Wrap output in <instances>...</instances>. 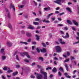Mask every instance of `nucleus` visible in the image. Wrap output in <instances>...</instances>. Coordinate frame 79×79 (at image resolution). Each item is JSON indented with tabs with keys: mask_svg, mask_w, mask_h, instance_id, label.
<instances>
[{
	"mask_svg": "<svg viewBox=\"0 0 79 79\" xmlns=\"http://www.w3.org/2000/svg\"><path fill=\"white\" fill-rule=\"evenodd\" d=\"M35 64V62L31 64V66H34Z\"/></svg>",
	"mask_w": 79,
	"mask_h": 79,
	"instance_id": "nucleus-56",
	"label": "nucleus"
},
{
	"mask_svg": "<svg viewBox=\"0 0 79 79\" xmlns=\"http://www.w3.org/2000/svg\"><path fill=\"white\" fill-rule=\"evenodd\" d=\"M36 50L37 51L38 53H39L40 52V50H39V49L38 48H37Z\"/></svg>",
	"mask_w": 79,
	"mask_h": 79,
	"instance_id": "nucleus-41",
	"label": "nucleus"
},
{
	"mask_svg": "<svg viewBox=\"0 0 79 79\" xmlns=\"http://www.w3.org/2000/svg\"><path fill=\"white\" fill-rule=\"evenodd\" d=\"M5 10L6 11V12H7V17L8 18H10V13L9 12H8V10L6 8H5Z\"/></svg>",
	"mask_w": 79,
	"mask_h": 79,
	"instance_id": "nucleus-6",
	"label": "nucleus"
},
{
	"mask_svg": "<svg viewBox=\"0 0 79 79\" xmlns=\"http://www.w3.org/2000/svg\"><path fill=\"white\" fill-rule=\"evenodd\" d=\"M59 41H60V44H61V43L63 42V41H62V39H60V40H59Z\"/></svg>",
	"mask_w": 79,
	"mask_h": 79,
	"instance_id": "nucleus-60",
	"label": "nucleus"
},
{
	"mask_svg": "<svg viewBox=\"0 0 79 79\" xmlns=\"http://www.w3.org/2000/svg\"><path fill=\"white\" fill-rule=\"evenodd\" d=\"M16 58L17 60H18V61H19V57H18V55H17L16 56Z\"/></svg>",
	"mask_w": 79,
	"mask_h": 79,
	"instance_id": "nucleus-29",
	"label": "nucleus"
},
{
	"mask_svg": "<svg viewBox=\"0 0 79 79\" xmlns=\"http://www.w3.org/2000/svg\"><path fill=\"white\" fill-rule=\"evenodd\" d=\"M33 2L35 3V6H37V2H36L35 1H33Z\"/></svg>",
	"mask_w": 79,
	"mask_h": 79,
	"instance_id": "nucleus-46",
	"label": "nucleus"
},
{
	"mask_svg": "<svg viewBox=\"0 0 79 79\" xmlns=\"http://www.w3.org/2000/svg\"><path fill=\"white\" fill-rule=\"evenodd\" d=\"M5 50V49L4 48H2L1 49V52L2 53H4V51Z\"/></svg>",
	"mask_w": 79,
	"mask_h": 79,
	"instance_id": "nucleus-24",
	"label": "nucleus"
},
{
	"mask_svg": "<svg viewBox=\"0 0 79 79\" xmlns=\"http://www.w3.org/2000/svg\"><path fill=\"white\" fill-rule=\"evenodd\" d=\"M7 45L9 46V47H11V46L12 45V44H11V43L9 42H7Z\"/></svg>",
	"mask_w": 79,
	"mask_h": 79,
	"instance_id": "nucleus-13",
	"label": "nucleus"
},
{
	"mask_svg": "<svg viewBox=\"0 0 79 79\" xmlns=\"http://www.w3.org/2000/svg\"><path fill=\"white\" fill-rule=\"evenodd\" d=\"M56 52L58 53H60V52H61V50H62L61 48L58 46H56Z\"/></svg>",
	"mask_w": 79,
	"mask_h": 79,
	"instance_id": "nucleus-3",
	"label": "nucleus"
},
{
	"mask_svg": "<svg viewBox=\"0 0 79 79\" xmlns=\"http://www.w3.org/2000/svg\"><path fill=\"white\" fill-rule=\"evenodd\" d=\"M64 75L65 76V77H67V78H71V77L69 75H68V73H64Z\"/></svg>",
	"mask_w": 79,
	"mask_h": 79,
	"instance_id": "nucleus-9",
	"label": "nucleus"
},
{
	"mask_svg": "<svg viewBox=\"0 0 79 79\" xmlns=\"http://www.w3.org/2000/svg\"><path fill=\"white\" fill-rule=\"evenodd\" d=\"M26 35L28 37H32V35H31V33L27 32L26 33Z\"/></svg>",
	"mask_w": 79,
	"mask_h": 79,
	"instance_id": "nucleus-8",
	"label": "nucleus"
},
{
	"mask_svg": "<svg viewBox=\"0 0 79 79\" xmlns=\"http://www.w3.org/2000/svg\"><path fill=\"white\" fill-rule=\"evenodd\" d=\"M69 61V59H67L65 60H64V63H66V62H68Z\"/></svg>",
	"mask_w": 79,
	"mask_h": 79,
	"instance_id": "nucleus-33",
	"label": "nucleus"
},
{
	"mask_svg": "<svg viewBox=\"0 0 79 79\" xmlns=\"http://www.w3.org/2000/svg\"><path fill=\"white\" fill-rule=\"evenodd\" d=\"M58 21H61V19L60 18H58Z\"/></svg>",
	"mask_w": 79,
	"mask_h": 79,
	"instance_id": "nucleus-59",
	"label": "nucleus"
},
{
	"mask_svg": "<svg viewBox=\"0 0 79 79\" xmlns=\"http://www.w3.org/2000/svg\"><path fill=\"white\" fill-rule=\"evenodd\" d=\"M61 44H65V42L62 41Z\"/></svg>",
	"mask_w": 79,
	"mask_h": 79,
	"instance_id": "nucleus-63",
	"label": "nucleus"
},
{
	"mask_svg": "<svg viewBox=\"0 0 79 79\" xmlns=\"http://www.w3.org/2000/svg\"><path fill=\"white\" fill-rule=\"evenodd\" d=\"M35 36L36 37V40H39V39H40L39 37L40 36H38L37 35H36Z\"/></svg>",
	"mask_w": 79,
	"mask_h": 79,
	"instance_id": "nucleus-21",
	"label": "nucleus"
},
{
	"mask_svg": "<svg viewBox=\"0 0 79 79\" xmlns=\"http://www.w3.org/2000/svg\"><path fill=\"white\" fill-rule=\"evenodd\" d=\"M40 69V73L44 75V79H47V72H44V70L42 68V67Z\"/></svg>",
	"mask_w": 79,
	"mask_h": 79,
	"instance_id": "nucleus-1",
	"label": "nucleus"
},
{
	"mask_svg": "<svg viewBox=\"0 0 79 79\" xmlns=\"http://www.w3.org/2000/svg\"><path fill=\"white\" fill-rule=\"evenodd\" d=\"M28 29H32V30H33L34 29V27H32V26H31V25H30L29 26V27H28Z\"/></svg>",
	"mask_w": 79,
	"mask_h": 79,
	"instance_id": "nucleus-17",
	"label": "nucleus"
},
{
	"mask_svg": "<svg viewBox=\"0 0 79 79\" xmlns=\"http://www.w3.org/2000/svg\"><path fill=\"white\" fill-rule=\"evenodd\" d=\"M6 59V56H2V61H3V60H5Z\"/></svg>",
	"mask_w": 79,
	"mask_h": 79,
	"instance_id": "nucleus-19",
	"label": "nucleus"
},
{
	"mask_svg": "<svg viewBox=\"0 0 79 79\" xmlns=\"http://www.w3.org/2000/svg\"><path fill=\"white\" fill-rule=\"evenodd\" d=\"M9 27L10 29H11L12 28V26H11V25L10 23L9 24Z\"/></svg>",
	"mask_w": 79,
	"mask_h": 79,
	"instance_id": "nucleus-32",
	"label": "nucleus"
},
{
	"mask_svg": "<svg viewBox=\"0 0 79 79\" xmlns=\"http://www.w3.org/2000/svg\"><path fill=\"white\" fill-rule=\"evenodd\" d=\"M72 28L73 29V31H76V29L74 28V27H72Z\"/></svg>",
	"mask_w": 79,
	"mask_h": 79,
	"instance_id": "nucleus-47",
	"label": "nucleus"
},
{
	"mask_svg": "<svg viewBox=\"0 0 79 79\" xmlns=\"http://www.w3.org/2000/svg\"><path fill=\"white\" fill-rule=\"evenodd\" d=\"M79 43V41H77V42H76L75 43H73V45H75V44H78Z\"/></svg>",
	"mask_w": 79,
	"mask_h": 79,
	"instance_id": "nucleus-52",
	"label": "nucleus"
},
{
	"mask_svg": "<svg viewBox=\"0 0 79 79\" xmlns=\"http://www.w3.org/2000/svg\"><path fill=\"white\" fill-rule=\"evenodd\" d=\"M66 9L68 11H69V12H70V13H72V11H71V10L70 9V8L69 7H67L66 8Z\"/></svg>",
	"mask_w": 79,
	"mask_h": 79,
	"instance_id": "nucleus-20",
	"label": "nucleus"
},
{
	"mask_svg": "<svg viewBox=\"0 0 79 79\" xmlns=\"http://www.w3.org/2000/svg\"><path fill=\"white\" fill-rule=\"evenodd\" d=\"M45 22L47 23H50V21L48 20L45 21Z\"/></svg>",
	"mask_w": 79,
	"mask_h": 79,
	"instance_id": "nucleus-57",
	"label": "nucleus"
},
{
	"mask_svg": "<svg viewBox=\"0 0 79 79\" xmlns=\"http://www.w3.org/2000/svg\"><path fill=\"white\" fill-rule=\"evenodd\" d=\"M32 44H33L34 45H35L36 44V42L35 41H33L32 42Z\"/></svg>",
	"mask_w": 79,
	"mask_h": 79,
	"instance_id": "nucleus-40",
	"label": "nucleus"
},
{
	"mask_svg": "<svg viewBox=\"0 0 79 79\" xmlns=\"http://www.w3.org/2000/svg\"><path fill=\"white\" fill-rule=\"evenodd\" d=\"M32 14L33 15H35V16H36L37 15H36V14L35 13V12H33L32 13Z\"/></svg>",
	"mask_w": 79,
	"mask_h": 79,
	"instance_id": "nucleus-58",
	"label": "nucleus"
},
{
	"mask_svg": "<svg viewBox=\"0 0 79 79\" xmlns=\"http://www.w3.org/2000/svg\"><path fill=\"white\" fill-rule=\"evenodd\" d=\"M20 55L21 56L23 57L24 56V55H26L27 58H30V56L29 55H28V53L27 52H24L23 53H20Z\"/></svg>",
	"mask_w": 79,
	"mask_h": 79,
	"instance_id": "nucleus-2",
	"label": "nucleus"
},
{
	"mask_svg": "<svg viewBox=\"0 0 79 79\" xmlns=\"http://www.w3.org/2000/svg\"><path fill=\"white\" fill-rule=\"evenodd\" d=\"M39 60H41L42 61H44V58H43V57H39Z\"/></svg>",
	"mask_w": 79,
	"mask_h": 79,
	"instance_id": "nucleus-26",
	"label": "nucleus"
},
{
	"mask_svg": "<svg viewBox=\"0 0 79 79\" xmlns=\"http://www.w3.org/2000/svg\"><path fill=\"white\" fill-rule=\"evenodd\" d=\"M64 14V12H62V13H60L59 14L60 16H61V15H63Z\"/></svg>",
	"mask_w": 79,
	"mask_h": 79,
	"instance_id": "nucleus-48",
	"label": "nucleus"
},
{
	"mask_svg": "<svg viewBox=\"0 0 79 79\" xmlns=\"http://www.w3.org/2000/svg\"><path fill=\"white\" fill-rule=\"evenodd\" d=\"M37 67H38V68H40V69H41V68L42 67L40 66V65H37Z\"/></svg>",
	"mask_w": 79,
	"mask_h": 79,
	"instance_id": "nucleus-49",
	"label": "nucleus"
},
{
	"mask_svg": "<svg viewBox=\"0 0 79 79\" xmlns=\"http://www.w3.org/2000/svg\"><path fill=\"white\" fill-rule=\"evenodd\" d=\"M41 52H43V53H45V52H46V49H45V48H43V49L41 50Z\"/></svg>",
	"mask_w": 79,
	"mask_h": 79,
	"instance_id": "nucleus-18",
	"label": "nucleus"
},
{
	"mask_svg": "<svg viewBox=\"0 0 79 79\" xmlns=\"http://www.w3.org/2000/svg\"><path fill=\"white\" fill-rule=\"evenodd\" d=\"M60 13V12L56 11L55 12V14H57L58 13Z\"/></svg>",
	"mask_w": 79,
	"mask_h": 79,
	"instance_id": "nucleus-51",
	"label": "nucleus"
},
{
	"mask_svg": "<svg viewBox=\"0 0 79 79\" xmlns=\"http://www.w3.org/2000/svg\"><path fill=\"white\" fill-rule=\"evenodd\" d=\"M60 33L61 34H64V32H63L62 31H60Z\"/></svg>",
	"mask_w": 79,
	"mask_h": 79,
	"instance_id": "nucleus-45",
	"label": "nucleus"
},
{
	"mask_svg": "<svg viewBox=\"0 0 79 79\" xmlns=\"http://www.w3.org/2000/svg\"><path fill=\"white\" fill-rule=\"evenodd\" d=\"M57 71V69L56 67H54L52 69V72L53 73H56Z\"/></svg>",
	"mask_w": 79,
	"mask_h": 79,
	"instance_id": "nucleus-12",
	"label": "nucleus"
},
{
	"mask_svg": "<svg viewBox=\"0 0 79 79\" xmlns=\"http://www.w3.org/2000/svg\"><path fill=\"white\" fill-rule=\"evenodd\" d=\"M35 21H38L39 22H41V20L39 18H36L35 19Z\"/></svg>",
	"mask_w": 79,
	"mask_h": 79,
	"instance_id": "nucleus-28",
	"label": "nucleus"
},
{
	"mask_svg": "<svg viewBox=\"0 0 79 79\" xmlns=\"http://www.w3.org/2000/svg\"><path fill=\"white\" fill-rule=\"evenodd\" d=\"M42 45L44 47H46V45L44 43H42Z\"/></svg>",
	"mask_w": 79,
	"mask_h": 79,
	"instance_id": "nucleus-31",
	"label": "nucleus"
},
{
	"mask_svg": "<svg viewBox=\"0 0 79 79\" xmlns=\"http://www.w3.org/2000/svg\"><path fill=\"white\" fill-rule=\"evenodd\" d=\"M35 74L36 75V77L38 79H42V75L40 74H37L36 73H35Z\"/></svg>",
	"mask_w": 79,
	"mask_h": 79,
	"instance_id": "nucleus-4",
	"label": "nucleus"
},
{
	"mask_svg": "<svg viewBox=\"0 0 79 79\" xmlns=\"http://www.w3.org/2000/svg\"><path fill=\"white\" fill-rule=\"evenodd\" d=\"M21 33L22 34H25V32H24V31L22 30L21 31Z\"/></svg>",
	"mask_w": 79,
	"mask_h": 79,
	"instance_id": "nucleus-38",
	"label": "nucleus"
},
{
	"mask_svg": "<svg viewBox=\"0 0 79 79\" xmlns=\"http://www.w3.org/2000/svg\"><path fill=\"white\" fill-rule=\"evenodd\" d=\"M64 66L65 67L66 70L68 71H69V69H68V64L65 63V64Z\"/></svg>",
	"mask_w": 79,
	"mask_h": 79,
	"instance_id": "nucleus-11",
	"label": "nucleus"
},
{
	"mask_svg": "<svg viewBox=\"0 0 79 79\" xmlns=\"http://www.w3.org/2000/svg\"><path fill=\"white\" fill-rule=\"evenodd\" d=\"M31 38H29L27 41V42H31Z\"/></svg>",
	"mask_w": 79,
	"mask_h": 79,
	"instance_id": "nucleus-35",
	"label": "nucleus"
},
{
	"mask_svg": "<svg viewBox=\"0 0 79 79\" xmlns=\"http://www.w3.org/2000/svg\"><path fill=\"white\" fill-rule=\"evenodd\" d=\"M10 8H13L14 7H15V6H13V5L12 4H10Z\"/></svg>",
	"mask_w": 79,
	"mask_h": 79,
	"instance_id": "nucleus-30",
	"label": "nucleus"
},
{
	"mask_svg": "<svg viewBox=\"0 0 79 79\" xmlns=\"http://www.w3.org/2000/svg\"><path fill=\"white\" fill-rule=\"evenodd\" d=\"M71 60H74V59H75V58H74V57H73L72 56L71 57Z\"/></svg>",
	"mask_w": 79,
	"mask_h": 79,
	"instance_id": "nucleus-43",
	"label": "nucleus"
},
{
	"mask_svg": "<svg viewBox=\"0 0 79 79\" xmlns=\"http://www.w3.org/2000/svg\"><path fill=\"white\" fill-rule=\"evenodd\" d=\"M31 78H35V77L33 75H31Z\"/></svg>",
	"mask_w": 79,
	"mask_h": 79,
	"instance_id": "nucleus-54",
	"label": "nucleus"
},
{
	"mask_svg": "<svg viewBox=\"0 0 79 79\" xmlns=\"http://www.w3.org/2000/svg\"><path fill=\"white\" fill-rule=\"evenodd\" d=\"M21 28H22V29H24V28H25V27H26L24 26H21Z\"/></svg>",
	"mask_w": 79,
	"mask_h": 79,
	"instance_id": "nucleus-50",
	"label": "nucleus"
},
{
	"mask_svg": "<svg viewBox=\"0 0 79 79\" xmlns=\"http://www.w3.org/2000/svg\"><path fill=\"white\" fill-rule=\"evenodd\" d=\"M18 72H14L13 73V76H16L18 74Z\"/></svg>",
	"mask_w": 79,
	"mask_h": 79,
	"instance_id": "nucleus-22",
	"label": "nucleus"
},
{
	"mask_svg": "<svg viewBox=\"0 0 79 79\" xmlns=\"http://www.w3.org/2000/svg\"><path fill=\"white\" fill-rule=\"evenodd\" d=\"M53 13H51L49 14L48 15L49 16H52V15H53Z\"/></svg>",
	"mask_w": 79,
	"mask_h": 79,
	"instance_id": "nucleus-61",
	"label": "nucleus"
},
{
	"mask_svg": "<svg viewBox=\"0 0 79 79\" xmlns=\"http://www.w3.org/2000/svg\"><path fill=\"white\" fill-rule=\"evenodd\" d=\"M12 72H13V70H12L7 71V73H11Z\"/></svg>",
	"mask_w": 79,
	"mask_h": 79,
	"instance_id": "nucleus-34",
	"label": "nucleus"
},
{
	"mask_svg": "<svg viewBox=\"0 0 79 79\" xmlns=\"http://www.w3.org/2000/svg\"><path fill=\"white\" fill-rule=\"evenodd\" d=\"M53 75H51L49 77L50 78H52V77H53Z\"/></svg>",
	"mask_w": 79,
	"mask_h": 79,
	"instance_id": "nucleus-53",
	"label": "nucleus"
},
{
	"mask_svg": "<svg viewBox=\"0 0 79 79\" xmlns=\"http://www.w3.org/2000/svg\"><path fill=\"white\" fill-rule=\"evenodd\" d=\"M3 69L4 71H6L7 70V68H6V67H4L3 68Z\"/></svg>",
	"mask_w": 79,
	"mask_h": 79,
	"instance_id": "nucleus-36",
	"label": "nucleus"
},
{
	"mask_svg": "<svg viewBox=\"0 0 79 79\" xmlns=\"http://www.w3.org/2000/svg\"><path fill=\"white\" fill-rule=\"evenodd\" d=\"M16 68H20V66L19 65H17Z\"/></svg>",
	"mask_w": 79,
	"mask_h": 79,
	"instance_id": "nucleus-62",
	"label": "nucleus"
},
{
	"mask_svg": "<svg viewBox=\"0 0 79 79\" xmlns=\"http://www.w3.org/2000/svg\"><path fill=\"white\" fill-rule=\"evenodd\" d=\"M67 23L69 24H70L71 25H72V24H73V23H72V22L69 20H68L67 21Z\"/></svg>",
	"mask_w": 79,
	"mask_h": 79,
	"instance_id": "nucleus-16",
	"label": "nucleus"
},
{
	"mask_svg": "<svg viewBox=\"0 0 79 79\" xmlns=\"http://www.w3.org/2000/svg\"><path fill=\"white\" fill-rule=\"evenodd\" d=\"M26 62H27V63H29V61L28 60H27V59H25L24 60Z\"/></svg>",
	"mask_w": 79,
	"mask_h": 79,
	"instance_id": "nucleus-39",
	"label": "nucleus"
},
{
	"mask_svg": "<svg viewBox=\"0 0 79 79\" xmlns=\"http://www.w3.org/2000/svg\"><path fill=\"white\" fill-rule=\"evenodd\" d=\"M58 75L59 76L61 77L62 76V73L60 72H58Z\"/></svg>",
	"mask_w": 79,
	"mask_h": 79,
	"instance_id": "nucleus-27",
	"label": "nucleus"
},
{
	"mask_svg": "<svg viewBox=\"0 0 79 79\" xmlns=\"http://www.w3.org/2000/svg\"><path fill=\"white\" fill-rule=\"evenodd\" d=\"M67 56H69L70 55V53L69 52H67Z\"/></svg>",
	"mask_w": 79,
	"mask_h": 79,
	"instance_id": "nucleus-42",
	"label": "nucleus"
},
{
	"mask_svg": "<svg viewBox=\"0 0 79 79\" xmlns=\"http://www.w3.org/2000/svg\"><path fill=\"white\" fill-rule=\"evenodd\" d=\"M44 10H45V11H48L49 10H50V7H48L47 8H45L44 9Z\"/></svg>",
	"mask_w": 79,
	"mask_h": 79,
	"instance_id": "nucleus-14",
	"label": "nucleus"
},
{
	"mask_svg": "<svg viewBox=\"0 0 79 79\" xmlns=\"http://www.w3.org/2000/svg\"><path fill=\"white\" fill-rule=\"evenodd\" d=\"M69 66H70V68H72V66H73V65H72V64H70L69 65Z\"/></svg>",
	"mask_w": 79,
	"mask_h": 79,
	"instance_id": "nucleus-64",
	"label": "nucleus"
},
{
	"mask_svg": "<svg viewBox=\"0 0 79 79\" xmlns=\"http://www.w3.org/2000/svg\"><path fill=\"white\" fill-rule=\"evenodd\" d=\"M72 22H73L74 24H75V25H76V26H78L79 25L78 23H77V22L76 20H73Z\"/></svg>",
	"mask_w": 79,
	"mask_h": 79,
	"instance_id": "nucleus-10",
	"label": "nucleus"
},
{
	"mask_svg": "<svg viewBox=\"0 0 79 79\" xmlns=\"http://www.w3.org/2000/svg\"><path fill=\"white\" fill-rule=\"evenodd\" d=\"M54 60H58V58L56 57H55L54 58Z\"/></svg>",
	"mask_w": 79,
	"mask_h": 79,
	"instance_id": "nucleus-55",
	"label": "nucleus"
},
{
	"mask_svg": "<svg viewBox=\"0 0 79 79\" xmlns=\"http://www.w3.org/2000/svg\"><path fill=\"white\" fill-rule=\"evenodd\" d=\"M33 23L35 25H39V23L37 22H34Z\"/></svg>",
	"mask_w": 79,
	"mask_h": 79,
	"instance_id": "nucleus-25",
	"label": "nucleus"
},
{
	"mask_svg": "<svg viewBox=\"0 0 79 79\" xmlns=\"http://www.w3.org/2000/svg\"><path fill=\"white\" fill-rule=\"evenodd\" d=\"M58 26L60 27L63 26V24H58Z\"/></svg>",
	"mask_w": 79,
	"mask_h": 79,
	"instance_id": "nucleus-44",
	"label": "nucleus"
},
{
	"mask_svg": "<svg viewBox=\"0 0 79 79\" xmlns=\"http://www.w3.org/2000/svg\"><path fill=\"white\" fill-rule=\"evenodd\" d=\"M57 1H54L55 3H57V4H58L59 5H61V1H62L63 0H56Z\"/></svg>",
	"mask_w": 79,
	"mask_h": 79,
	"instance_id": "nucleus-5",
	"label": "nucleus"
},
{
	"mask_svg": "<svg viewBox=\"0 0 79 79\" xmlns=\"http://www.w3.org/2000/svg\"><path fill=\"white\" fill-rule=\"evenodd\" d=\"M62 37L64 38V39H69V34L67 32L66 33V35L65 36H62Z\"/></svg>",
	"mask_w": 79,
	"mask_h": 79,
	"instance_id": "nucleus-7",
	"label": "nucleus"
},
{
	"mask_svg": "<svg viewBox=\"0 0 79 79\" xmlns=\"http://www.w3.org/2000/svg\"><path fill=\"white\" fill-rule=\"evenodd\" d=\"M59 71H60L61 72H62L63 73H64V70H63V69L61 67H60V68L59 69Z\"/></svg>",
	"mask_w": 79,
	"mask_h": 79,
	"instance_id": "nucleus-15",
	"label": "nucleus"
},
{
	"mask_svg": "<svg viewBox=\"0 0 79 79\" xmlns=\"http://www.w3.org/2000/svg\"><path fill=\"white\" fill-rule=\"evenodd\" d=\"M20 43L21 44H25V45H27L28 44V43L27 42H23V41H20Z\"/></svg>",
	"mask_w": 79,
	"mask_h": 79,
	"instance_id": "nucleus-23",
	"label": "nucleus"
},
{
	"mask_svg": "<svg viewBox=\"0 0 79 79\" xmlns=\"http://www.w3.org/2000/svg\"><path fill=\"white\" fill-rule=\"evenodd\" d=\"M52 69L51 67H48L46 69V70H48V69Z\"/></svg>",
	"mask_w": 79,
	"mask_h": 79,
	"instance_id": "nucleus-37",
	"label": "nucleus"
}]
</instances>
